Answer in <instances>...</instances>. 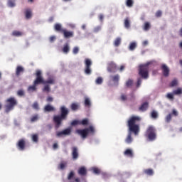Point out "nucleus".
<instances>
[{"mask_svg": "<svg viewBox=\"0 0 182 182\" xmlns=\"http://www.w3.org/2000/svg\"><path fill=\"white\" fill-rule=\"evenodd\" d=\"M141 121V117L139 116L132 115L127 120V127L129 131L137 135L140 132V122Z\"/></svg>", "mask_w": 182, "mask_h": 182, "instance_id": "1", "label": "nucleus"}, {"mask_svg": "<svg viewBox=\"0 0 182 182\" xmlns=\"http://www.w3.org/2000/svg\"><path fill=\"white\" fill-rule=\"evenodd\" d=\"M60 114L54 115L53 117V122L55 124V127L56 129H58L61 126L63 121L67 119L70 113L69 109L65 106H61L60 107Z\"/></svg>", "mask_w": 182, "mask_h": 182, "instance_id": "2", "label": "nucleus"}, {"mask_svg": "<svg viewBox=\"0 0 182 182\" xmlns=\"http://www.w3.org/2000/svg\"><path fill=\"white\" fill-rule=\"evenodd\" d=\"M34 85H55V78L53 76H49L48 80H45L42 76V72L39 70L36 72V79L33 81Z\"/></svg>", "mask_w": 182, "mask_h": 182, "instance_id": "3", "label": "nucleus"}, {"mask_svg": "<svg viewBox=\"0 0 182 182\" xmlns=\"http://www.w3.org/2000/svg\"><path fill=\"white\" fill-rule=\"evenodd\" d=\"M18 105V101L14 97H10L6 100V105H4V112L9 114L14 110V107Z\"/></svg>", "mask_w": 182, "mask_h": 182, "instance_id": "4", "label": "nucleus"}, {"mask_svg": "<svg viewBox=\"0 0 182 182\" xmlns=\"http://www.w3.org/2000/svg\"><path fill=\"white\" fill-rule=\"evenodd\" d=\"M95 132V129L93 126H89L87 128L75 130V133L80 136L82 139H86L90 133L94 134Z\"/></svg>", "mask_w": 182, "mask_h": 182, "instance_id": "5", "label": "nucleus"}, {"mask_svg": "<svg viewBox=\"0 0 182 182\" xmlns=\"http://www.w3.org/2000/svg\"><path fill=\"white\" fill-rule=\"evenodd\" d=\"M149 64L146 63L144 65H141L139 66V75L143 78V79H148L149 78Z\"/></svg>", "mask_w": 182, "mask_h": 182, "instance_id": "6", "label": "nucleus"}, {"mask_svg": "<svg viewBox=\"0 0 182 182\" xmlns=\"http://www.w3.org/2000/svg\"><path fill=\"white\" fill-rule=\"evenodd\" d=\"M145 136L149 140V141H154L156 139V129L153 126H149L146 129V131L145 132Z\"/></svg>", "mask_w": 182, "mask_h": 182, "instance_id": "7", "label": "nucleus"}, {"mask_svg": "<svg viewBox=\"0 0 182 182\" xmlns=\"http://www.w3.org/2000/svg\"><path fill=\"white\" fill-rule=\"evenodd\" d=\"M92 65V62L90 58H85V73L86 75H91L92 73V70H91V66Z\"/></svg>", "mask_w": 182, "mask_h": 182, "instance_id": "8", "label": "nucleus"}, {"mask_svg": "<svg viewBox=\"0 0 182 182\" xmlns=\"http://www.w3.org/2000/svg\"><path fill=\"white\" fill-rule=\"evenodd\" d=\"M161 70L162 71V74L164 77H168L170 75V68L166 64H161Z\"/></svg>", "mask_w": 182, "mask_h": 182, "instance_id": "9", "label": "nucleus"}, {"mask_svg": "<svg viewBox=\"0 0 182 182\" xmlns=\"http://www.w3.org/2000/svg\"><path fill=\"white\" fill-rule=\"evenodd\" d=\"M107 70L109 73H116L117 71V65L114 62L110 61L107 63Z\"/></svg>", "mask_w": 182, "mask_h": 182, "instance_id": "10", "label": "nucleus"}, {"mask_svg": "<svg viewBox=\"0 0 182 182\" xmlns=\"http://www.w3.org/2000/svg\"><path fill=\"white\" fill-rule=\"evenodd\" d=\"M62 34L63 35V37L65 39H68L74 37V31H68L66 28L63 30V31L62 32Z\"/></svg>", "mask_w": 182, "mask_h": 182, "instance_id": "11", "label": "nucleus"}, {"mask_svg": "<svg viewBox=\"0 0 182 182\" xmlns=\"http://www.w3.org/2000/svg\"><path fill=\"white\" fill-rule=\"evenodd\" d=\"M16 147L20 151H23L26 147V141L23 139H21L16 144Z\"/></svg>", "mask_w": 182, "mask_h": 182, "instance_id": "12", "label": "nucleus"}, {"mask_svg": "<svg viewBox=\"0 0 182 182\" xmlns=\"http://www.w3.org/2000/svg\"><path fill=\"white\" fill-rule=\"evenodd\" d=\"M72 149V159L73 160H77L79 157V152H78V148L77 146H73L71 148Z\"/></svg>", "mask_w": 182, "mask_h": 182, "instance_id": "13", "label": "nucleus"}, {"mask_svg": "<svg viewBox=\"0 0 182 182\" xmlns=\"http://www.w3.org/2000/svg\"><path fill=\"white\" fill-rule=\"evenodd\" d=\"M70 133H71V129L70 128H67V129H63L61 132H57L56 136L58 137H60V136H62V135H70Z\"/></svg>", "mask_w": 182, "mask_h": 182, "instance_id": "14", "label": "nucleus"}, {"mask_svg": "<svg viewBox=\"0 0 182 182\" xmlns=\"http://www.w3.org/2000/svg\"><path fill=\"white\" fill-rule=\"evenodd\" d=\"M77 173L80 176H87V171L86 168H85V166H81L80 168H79V169L77 171Z\"/></svg>", "mask_w": 182, "mask_h": 182, "instance_id": "15", "label": "nucleus"}, {"mask_svg": "<svg viewBox=\"0 0 182 182\" xmlns=\"http://www.w3.org/2000/svg\"><path fill=\"white\" fill-rule=\"evenodd\" d=\"M54 30L57 32H59L60 33H63L64 31L65 28L62 27V25L60 23H55L54 25Z\"/></svg>", "mask_w": 182, "mask_h": 182, "instance_id": "16", "label": "nucleus"}, {"mask_svg": "<svg viewBox=\"0 0 182 182\" xmlns=\"http://www.w3.org/2000/svg\"><path fill=\"white\" fill-rule=\"evenodd\" d=\"M56 109L55 108L50 105H46L44 107V112H55Z\"/></svg>", "mask_w": 182, "mask_h": 182, "instance_id": "17", "label": "nucleus"}, {"mask_svg": "<svg viewBox=\"0 0 182 182\" xmlns=\"http://www.w3.org/2000/svg\"><path fill=\"white\" fill-rule=\"evenodd\" d=\"M24 72V68L21 65H18L16 68V76L18 77L20 76L21 73Z\"/></svg>", "mask_w": 182, "mask_h": 182, "instance_id": "18", "label": "nucleus"}, {"mask_svg": "<svg viewBox=\"0 0 182 182\" xmlns=\"http://www.w3.org/2000/svg\"><path fill=\"white\" fill-rule=\"evenodd\" d=\"M72 111H77L80 109V104L78 102H73L70 105Z\"/></svg>", "mask_w": 182, "mask_h": 182, "instance_id": "19", "label": "nucleus"}, {"mask_svg": "<svg viewBox=\"0 0 182 182\" xmlns=\"http://www.w3.org/2000/svg\"><path fill=\"white\" fill-rule=\"evenodd\" d=\"M143 173H144L145 175L149 176H152L154 174V169H151V168L144 169Z\"/></svg>", "mask_w": 182, "mask_h": 182, "instance_id": "20", "label": "nucleus"}, {"mask_svg": "<svg viewBox=\"0 0 182 182\" xmlns=\"http://www.w3.org/2000/svg\"><path fill=\"white\" fill-rule=\"evenodd\" d=\"M70 50V48L68 43H65L64 44L63 48H62V51L63 53L65 54H68Z\"/></svg>", "mask_w": 182, "mask_h": 182, "instance_id": "21", "label": "nucleus"}, {"mask_svg": "<svg viewBox=\"0 0 182 182\" xmlns=\"http://www.w3.org/2000/svg\"><path fill=\"white\" fill-rule=\"evenodd\" d=\"M148 107H149V102H145L143 104H141V105L139 107V109L142 112H144V111L147 110Z\"/></svg>", "mask_w": 182, "mask_h": 182, "instance_id": "22", "label": "nucleus"}, {"mask_svg": "<svg viewBox=\"0 0 182 182\" xmlns=\"http://www.w3.org/2000/svg\"><path fill=\"white\" fill-rule=\"evenodd\" d=\"M23 35V33L22 31H13V32L11 33V36L13 37H21Z\"/></svg>", "mask_w": 182, "mask_h": 182, "instance_id": "23", "label": "nucleus"}, {"mask_svg": "<svg viewBox=\"0 0 182 182\" xmlns=\"http://www.w3.org/2000/svg\"><path fill=\"white\" fill-rule=\"evenodd\" d=\"M111 77H112V82L116 83L117 85H118L119 78H120L119 75L118 74H117V75L111 76Z\"/></svg>", "mask_w": 182, "mask_h": 182, "instance_id": "24", "label": "nucleus"}, {"mask_svg": "<svg viewBox=\"0 0 182 182\" xmlns=\"http://www.w3.org/2000/svg\"><path fill=\"white\" fill-rule=\"evenodd\" d=\"M124 154L125 156H127L131 157V158H132V157L134 156L133 151H132V150L130 149H127L124 151Z\"/></svg>", "mask_w": 182, "mask_h": 182, "instance_id": "25", "label": "nucleus"}, {"mask_svg": "<svg viewBox=\"0 0 182 182\" xmlns=\"http://www.w3.org/2000/svg\"><path fill=\"white\" fill-rule=\"evenodd\" d=\"M151 28V23L148 21H146L143 26V30L144 31H149Z\"/></svg>", "mask_w": 182, "mask_h": 182, "instance_id": "26", "label": "nucleus"}, {"mask_svg": "<svg viewBox=\"0 0 182 182\" xmlns=\"http://www.w3.org/2000/svg\"><path fill=\"white\" fill-rule=\"evenodd\" d=\"M26 19H31L32 18V11L31 9H26L25 11Z\"/></svg>", "mask_w": 182, "mask_h": 182, "instance_id": "27", "label": "nucleus"}, {"mask_svg": "<svg viewBox=\"0 0 182 182\" xmlns=\"http://www.w3.org/2000/svg\"><path fill=\"white\" fill-rule=\"evenodd\" d=\"M124 25L127 29H129L130 28V26H131L130 19L129 17L125 18L124 21Z\"/></svg>", "mask_w": 182, "mask_h": 182, "instance_id": "28", "label": "nucleus"}, {"mask_svg": "<svg viewBox=\"0 0 182 182\" xmlns=\"http://www.w3.org/2000/svg\"><path fill=\"white\" fill-rule=\"evenodd\" d=\"M134 0H126V6L128 8H132L134 6Z\"/></svg>", "mask_w": 182, "mask_h": 182, "instance_id": "29", "label": "nucleus"}, {"mask_svg": "<svg viewBox=\"0 0 182 182\" xmlns=\"http://www.w3.org/2000/svg\"><path fill=\"white\" fill-rule=\"evenodd\" d=\"M42 91L43 92H46L47 93L50 92V85H48V84H44V87L42 89Z\"/></svg>", "mask_w": 182, "mask_h": 182, "instance_id": "30", "label": "nucleus"}, {"mask_svg": "<svg viewBox=\"0 0 182 182\" xmlns=\"http://www.w3.org/2000/svg\"><path fill=\"white\" fill-rule=\"evenodd\" d=\"M173 95H182V88L178 87L176 90L173 91Z\"/></svg>", "mask_w": 182, "mask_h": 182, "instance_id": "31", "label": "nucleus"}, {"mask_svg": "<svg viewBox=\"0 0 182 182\" xmlns=\"http://www.w3.org/2000/svg\"><path fill=\"white\" fill-rule=\"evenodd\" d=\"M133 141V138L132 137V134H128L126 139H125V142L127 144H131Z\"/></svg>", "mask_w": 182, "mask_h": 182, "instance_id": "32", "label": "nucleus"}, {"mask_svg": "<svg viewBox=\"0 0 182 182\" xmlns=\"http://www.w3.org/2000/svg\"><path fill=\"white\" fill-rule=\"evenodd\" d=\"M36 85H35L34 83H33V85H31L28 87V91L29 92H34L36 91L37 87H36Z\"/></svg>", "mask_w": 182, "mask_h": 182, "instance_id": "33", "label": "nucleus"}, {"mask_svg": "<svg viewBox=\"0 0 182 182\" xmlns=\"http://www.w3.org/2000/svg\"><path fill=\"white\" fill-rule=\"evenodd\" d=\"M136 48V43L135 42H132L129 44V50L132 51V50H134Z\"/></svg>", "mask_w": 182, "mask_h": 182, "instance_id": "34", "label": "nucleus"}, {"mask_svg": "<svg viewBox=\"0 0 182 182\" xmlns=\"http://www.w3.org/2000/svg\"><path fill=\"white\" fill-rule=\"evenodd\" d=\"M122 40L121 38H117L114 42V45L115 47H118L119 46V45L121 44Z\"/></svg>", "mask_w": 182, "mask_h": 182, "instance_id": "35", "label": "nucleus"}, {"mask_svg": "<svg viewBox=\"0 0 182 182\" xmlns=\"http://www.w3.org/2000/svg\"><path fill=\"white\" fill-rule=\"evenodd\" d=\"M151 117L154 119H157L159 117L158 112L156 110H153L151 113Z\"/></svg>", "mask_w": 182, "mask_h": 182, "instance_id": "36", "label": "nucleus"}, {"mask_svg": "<svg viewBox=\"0 0 182 182\" xmlns=\"http://www.w3.org/2000/svg\"><path fill=\"white\" fill-rule=\"evenodd\" d=\"M32 141L35 143H38V135L37 134H34L31 136Z\"/></svg>", "mask_w": 182, "mask_h": 182, "instance_id": "37", "label": "nucleus"}, {"mask_svg": "<svg viewBox=\"0 0 182 182\" xmlns=\"http://www.w3.org/2000/svg\"><path fill=\"white\" fill-rule=\"evenodd\" d=\"M134 81L132 79H129L127 82H126V87H131L133 85Z\"/></svg>", "mask_w": 182, "mask_h": 182, "instance_id": "38", "label": "nucleus"}, {"mask_svg": "<svg viewBox=\"0 0 182 182\" xmlns=\"http://www.w3.org/2000/svg\"><path fill=\"white\" fill-rule=\"evenodd\" d=\"M177 85H178V80H177L176 79H174V80H173L170 82L169 86H170L171 87H173L177 86Z\"/></svg>", "mask_w": 182, "mask_h": 182, "instance_id": "39", "label": "nucleus"}, {"mask_svg": "<svg viewBox=\"0 0 182 182\" xmlns=\"http://www.w3.org/2000/svg\"><path fill=\"white\" fill-rule=\"evenodd\" d=\"M38 118H39V117H38V114H34V115H33L31 117V122H36V121H38Z\"/></svg>", "mask_w": 182, "mask_h": 182, "instance_id": "40", "label": "nucleus"}, {"mask_svg": "<svg viewBox=\"0 0 182 182\" xmlns=\"http://www.w3.org/2000/svg\"><path fill=\"white\" fill-rule=\"evenodd\" d=\"M96 85H102L103 83V78L102 77H98L95 80Z\"/></svg>", "mask_w": 182, "mask_h": 182, "instance_id": "41", "label": "nucleus"}, {"mask_svg": "<svg viewBox=\"0 0 182 182\" xmlns=\"http://www.w3.org/2000/svg\"><path fill=\"white\" fill-rule=\"evenodd\" d=\"M84 105L85 107H90L91 106V102L90 100L87 97L85 99Z\"/></svg>", "mask_w": 182, "mask_h": 182, "instance_id": "42", "label": "nucleus"}, {"mask_svg": "<svg viewBox=\"0 0 182 182\" xmlns=\"http://www.w3.org/2000/svg\"><path fill=\"white\" fill-rule=\"evenodd\" d=\"M67 166V162H60V165L58 166V168L60 170L65 169Z\"/></svg>", "mask_w": 182, "mask_h": 182, "instance_id": "43", "label": "nucleus"}, {"mask_svg": "<svg viewBox=\"0 0 182 182\" xmlns=\"http://www.w3.org/2000/svg\"><path fill=\"white\" fill-rule=\"evenodd\" d=\"M17 95L18 97H23V96H25V91L23 90H22V89L18 90L17 91Z\"/></svg>", "mask_w": 182, "mask_h": 182, "instance_id": "44", "label": "nucleus"}, {"mask_svg": "<svg viewBox=\"0 0 182 182\" xmlns=\"http://www.w3.org/2000/svg\"><path fill=\"white\" fill-rule=\"evenodd\" d=\"M171 119H172V114L169 113V114L166 117L165 121H166V123H169V122H171Z\"/></svg>", "mask_w": 182, "mask_h": 182, "instance_id": "45", "label": "nucleus"}, {"mask_svg": "<svg viewBox=\"0 0 182 182\" xmlns=\"http://www.w3.org/2000/svg\"><path fill=\"white\" fill-rule=\"evenodd\" d=\"M92 172L95 174L99 175V174H100L101 171H100V169H99V168H92Z\"/></svg>", "mask_w": 182, "mask_h": 182, "instance_id": "46", "label": "nucleus"}, {"mask_svg": "<svg viewBox=\"0 0 182 182\" xmlns=\"http://www.w3.org/2000/svg\"><path fill=\"white\" fill-rule=\"evenodd\" d=\"M89 123V120L88 119L85 118L82 119L81 122L80 124H81L83 126L87 125Z\"/></svg>", "mask_w": 182, "mask_h": 182, "instance_id": "47", "label": "nucleus"}, {"mask_svg": "<svg viewBox=\"0 0 182 182\" xmlns=\"http://www.w3.org/2000/svg\"><path fill=\"white\" fill-rule=\"evenodd\" d=\"M75 176L73 171H71L68 175V180H71Z\"/></svg>", "mask_w": 182, "mask_h": 182, "instance_id": "48", "label": "nucleus"}, {"mask_svg": "<svg viewBox=\"0 0 182 182\" xmlns=\"http://www.w3.org/2000/svg\"><path fill=\"white\" fill-rule=\"evenodd\" d=\"M78 124H80V122L77 119L73 120L70 123V125L73 126V127L77 126Z\"/></svg>", "mask_w": 182, "mask_h": 182, "instance_id": "49", "label": "nucleus"}, {"mask_svg": "<svg viewBox=\"0 0 182 182\" xmlns=\"http://www.w3.org/2000/svg\"><path fill=\"white\" fill-rule=\"evenodd\" d=\"M32 108L36 110L39 109V105L38 103L37 102H33V104L32 105Z\"/></svg>", "mask_w": 182, "mask_h": 182, "instance_id": "50", "label": "nucleus"}, {"mask_svg": "<svg viewBox=\"0 0 182 182\" xmlns=\"http://www.w3.org/2000/svg\"><path fill=\"white\" fill-rule=\"evenodd\" d=\"M141 83H142V79L141 77H139L136 82V88H139L141 86Z\"/></svg>", "mask_w": 182, "mask_h": 182, "instance_id": "51", "label": "nucleus"}, {"mask_svg": "<svg viewBox=\"0 0 182 182\" xmlns=\"http://www.w3.org/2000/svg\"><path fill=\"white\" fill-rule=\"evenodd\" d=\"M9 6L14 7L15 6V0H9L8 2Z\"/></svg>", "mask_w": 182, "mask_h": 182, "instance_id": "52", "label": "nucleus"}, {"mask_svg": "<svg viewBox=\"0 0 182 182\" xmlns=\"http://www.w3.org/2000/svg\"><path fill=\"white\" fill-rule=\"evenodd\" d=\"M120 100L123 102L127 101V95L125 94H122L120 96Z\"/></svg>", "mask_w": 182, "mask_h": 182, "instance_id": "53", "label": "nucleus"}, {"mask_svg": "<svg viewBox=\"0 0 182 182\" xmlns=\"http://www.w3.org/2000/svg\"><path fill=\"white\" fill-rule=\"evenodd\" d=\"M101 29H102V27L100 26H97L94 28L93 32L94 33H98L101 31Z\"/></svg>", "mask_w": 182, "mask_h": 182, "instance_id": "54", "label": "nucleus"}, {"mask_svg": "<svg viewBox=\"0 0 182 182\" xmlns=\"http://www.w3.org/2000/svg\"><path fill=\"white\" fill-rule=\"evenodd\" d=\"M79 50H80L79 48L77 47V46H75V47H74L73 49V53L74 55H77V54L79 53Z\"/></svg>", "mask_w": 182, "mask_h": 182, "instance_id": "55", "label": "nucleus"}, {"mask_svg": "<svg viewBox=\"0 0 182 182\" xmlns=\"http://www.w3.org/2000/svg\"><path fill=\"white\" fill-rule=\"evenodd\" d=\"M162 16V11H157L156 12L155 16L156 18H160Z\"/></svg>", "mask_w": 182, "mask_h": 182, "instance_id": "56", "label": "nucleus"}, {"mask_svg": "<svg viewBox=\"0 0 182 182\" xmlns=\"http://www.w3.org/2000/svg\"><path fill=\"white\" fill-rule=\"evenodd\" d=\"M166 97L169 100H173L174 99L173 94H172V93H168L166 95Z\"/></svg>", "mask_w": 182, "mask_h": 182, "instance_id": "57", "label": "nucleus"}, {"mask_svg": "<svg viewBox=\"0 0 182 182\" xmlns=\"http://www.w3.org/2000/svg\"><path fill=\"white\" fill-rule=\"evenodd\" d=\"M46 102H53V97H51V96L47 97Z\"/></svg>", "mask_w": 182, "mask_h": 182, "instance_id": "58", "label": "nucleus"}, {"mask_svg": "<svg viewBox=\"0 0 182 182\" xmlns=\"http://www.w3.org/2000/svg\"><path fill=\"white\" fill-rule=\"evenodd\" d=\"M56 39L55 36H52L49 38V41L50 43H53Z\"/></svg>", "mask_w": 182, "mask_h": 182, "instance_id": "59", "label": "nucleus"}, {"mask_svg": "<svg viewBox=\"0 0 182 182\" xmlns=\"http://www.w3.org/2000/svg\"><path fill=\"white\" fill-rule=\"evenodd\" d=\"M99 20H100V21L103 22V20H104V15L103 14H100L99 15Z\"/></svg>", "mask_w": 182, "mask_h": 182, "instance_id": "60", "label": "nucleus"}, {"mask_svg": "<svg viewBox=\"0 0 182 182\" xmlns=\"http://www.w3.org/2000/svg\"><path fill=\"white\" fill-rule=\"evenodd\" d=\"M172 114L175 116L177 117L178 115V112L176 109H173Z\"/></svg>", "mask_w": 182, "mask_h": 182, "instance_id": "61", "label": "nucleus"}, {"mask_svg": "<svg viewBox=\"0 0 182 182\" xmlns=\"http://www.w3.org/2000/svg\"><path fill=\"white\" fill-rule=\"evenodd\" d=\"M53 148L54 149H57L58 148V144L57 143H54L53 145Z\"/></svg>", "mask_w": 182, "mask_h": 182, "instance_id": "62", "label": "nucleus"}, {"mask_svg": "<svg viewBox=\"0 0 182 182\" xmlns=\"http://www.w3.org/2000/svg\"><path fill=\"white\" fill-rule=\"evenodd\" d=\"M125 69V66L124 65H121L119 68V71L122 72V70H124Z\"/></svg>", "mask_w": 182, "mask_h": 182, "instance_id": "63", "label": "nucleus"}, {"mask_svg": "<svg viewBox=\"0 0 182 182\" xmlns=\"http://www.w3.org/2000/svg\"><path fill=\"white\" fill-rule=\"evenodd\" d=\"M179 36L181 37H182V27L180 28V31H179Z\"/></svg>", "mask_w": 182, "mask_h": 182, "instance_id": "64", "label": "nucleus"}]
</instances>
